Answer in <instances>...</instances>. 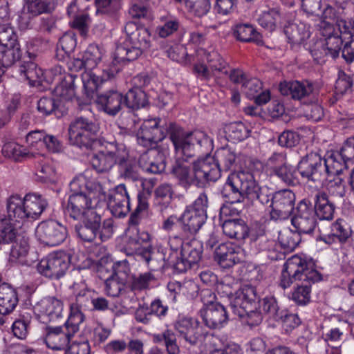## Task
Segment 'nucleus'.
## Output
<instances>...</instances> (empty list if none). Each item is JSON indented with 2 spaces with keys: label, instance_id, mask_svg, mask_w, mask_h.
<instances>
[{
  "label": "nucleus",
  "instance_id": "f257e3e1",
  "mask_svg": "<svg viewBox=\"0 0 354 354\" xmlns=\"http://www.w3.org/2000/svg\"><path fill=\"white\" fill-rule=\"evenodd\" d=\"M159 118L145 120L137 133L140 145L151 147L162 140L167 136L172 142L176 153L187 156H196L203 148L211 147L212 140L203 131L185 132L175 122L161 125Z\"/></svg>",
  "mask_w": 354,
  "mask_h": 354
},
{
  "label": "nucleus",
  "instance_id": "f03ea898",
  "mask_svg": "<svg viewBox=\"0 0 354 354\" xmlns=\"http://www.w3.org/2000/svg\"><path fill=\"white\" fill-rule=\"evenodd\" d=\"M239 283L231 276H225L216 285L217 292L223 297L229 298L233 313L245 319L251 326L259 324L262 321L261 313L257 310L259 299L256 289L252 286L239 288Z\"/></svg>",
  "mask_w": 354,
  "mask_h": 354
},
{
  "label": "nucleus",
  "instance_id": "7ed1b4c3",
  "mask_svg": "<svg viewBox=\"0 0 354 354\" xmlns=\"http://www.w3.org/2000/svg\"><path fill=\"white\" fill-rule=\"evenodd\" d=\"M322 279L321 274L301 257L294 255L283 266L280 286L286 288L299 281L291 295V299L299 305H306L310 301L311 285Z\"/></svg>",
  "mask_w": 354,
  "mask_h": 354
},
{
  "label": "nucleus",
  "instance_id": "20e7f679",
  "mask_svg": "<svg viewBox=\"0 0 354 354\" xmlns=\"http://www.w3.org/2000/svg\"><path fill=\"white\" fill-rule=\"evenodd\" d=\"M268 192L267 188L258 185L252 174L239 171L228 176L221 194L231 204L245 203V201L252 203L258 201L261 204H267L270 201Z\"/></svg>",
  "mask_w": 354,
  "mask_h": 354
},
{
  "label": "nucleus",
  "instance_id": "39448f33",
  "mask_svg": "<svg viewBox=\"0 0 354 354\" xmlns=\"http://www.w3.org/2000/svg\"><path fill=\"white\" fill-rule=\"evenodd\" d=\"M143 50L140 48L128 45L118 46L114 53L113 61L111 65L103 69L102 75H97L92 72H85L82 75V80L85 90L88 92L97 88L100 83L106 82L113 77L121 70V64L136 59Z\"/></svg>",
  "mask_w": 354,
  "mask_h": 354
},
{
  "label": "nucleus",
  "instance_id": "423d86ee",
  "mask_svg": "<svg viewBox=\"0 0 354 354\" xmlns=\"http://www.w3.org/2000/svg\"><path fill=\"white\" fill-rule=\"evenodd\" d=\"M47 206V201L41 195L30 193L24 198L12 195L6 203L8 216L18 223L37 219Z\"/></svg>",
  "mask_w": 354,
  "mask_h": 354
},
{
  "label": "nucleus",
  "instance_id": "0eeeda50",
  "mask_svg": "<svg viewBox=\"0 0 354 354\" xmlns=\"http://www.w3.org/2000/svg\"><path fill=\"white\" fill-rule=\"evenodd\" d=\"M106 198V191L100 183H91L88 193L71 194L68 199L66 212L74 220H79L91 207Z\"/></svg>",
  "mask_w": 354,
  "mask_h": 354
},
{
  "label": "nucleus",
  "instance_id": "6e6552de",
  "mask_svg": "<svg viewBox=\"0 0 354 354\" xmlns=\"http://www.w3.org/2000/svg\"><path fill=\"white\" fill-rule=\"evenodd\" d=\"M128 158L129 152L124 144L110 143L104 150L94 154L91 161L97 173H106L115 164L122 165Z\"/></svg>",
  "mask_w": 354,
  "mask_h": 354
},
{
  "label": "nucleus",
  "instance_id": "1a4fd4ad",
  "mask_svg": "<svg viewBox=\"0 0 354 354\" xmlns=\"http://www.w3.org/2000/svg\"><path fill=\"white\" fill-rule=\"evenodd\" d=\"M216 297L210 290H203L201 300L204 306L199 311L205 325L211 329H218L223 326L228 320L225 308L219 303L214 302Z\"/></svg>",
  "mask_w": 354,
  "mask_h": 354
},
{
  "label": "nucleus",
  "instance_id": "9d476101",
  "mask_svg": "<svg viewBox=\"0 0 354 354\" xmlns=\"http://www.w3.org/2000/svg\"><path fill=\"white\" fill-rule=\"evenodd\" d=\"M97 131L98 127L95 122L86 118L78 117L69 125V141L80 148L91 149L96 141Z\"/></svg>",
  "mask_w": 354,
  "mask_h": 354
},
{
  "label": "nucleus",
  "instance_id": "9b49d317",
  "mask_svg": "<svg viewBox=\"0 0 354 354\" xmlns=\"http://www.w3.org/2000/svg\"><path fill=\"white\" fill-rule=\"evenodd\" d=\"M203 248L202 243L196 239L187 241L180 252V257H165L167 263L173 266L178 272H185L197 266L202 257Z\"/></svg>",
  "mask_w": 354,
  "mask_h": 354
},
{
  "label": "nucleus",
  "instance_id": "f8f14e48",
  "mask_svg": "<svg viewBox=\"0 0 354 354\" xmlns=\"http://www.w3.org/2000/svg\"><path fill=\"white\" fill-rule=\"evenodd\" d=\"M73 318H68L63 326H46L44 342L52 350L65 351L71 338L79 330Z\"/></svg>",
  "mask_w": 354,
  "mask_h": 354
},
{
  "label": "nucleus",
  "instance_id": "ddd939ff",
  "mask_svg": "<svg viewBox=\"0 0 354 354\" xmlns=\"http://www.w3.org/2000/svg\"><path fill=\"white\" fill-rule=\"evenodd\" d=\"M297 169L302 178L318 187L326 180L324 158L317 152L311 151L301 158Z\"/></svg>",
  "mask_w": 354,
  "mask_h": 354
},
{
  "label": "nucleus",
  "instance_id": "4468645a",
  "mask_svg": "<svg viewBox=\"0 0 354 354\" xmlns=\"http://www.w3.org/2000/svg\"><path fill=\"white\" fill-rule=\"evenodd\" d=\"M70 266V257L59 252L48 254L37 264L38 272L50 279H59L66 272Z\"/></svg>",
  "mask_w": 354,
  "mask_h": 354
},
{
  "label": "nucleus",
  "instance_id": "2eb2a0df",
  "mask_svg": "<svg viewBox=\"0 0 354 354\" xmlns=\"http://www.w3.org/2000/svg\"><path fill=\"white\" fill-rule=\"evenodd\" d=\"M319 235L317 240L328 245L336 243H346L351 237L353 231L351 225L344 219L339 218L334 223L319 225Z\"/></svg>",
  "mask_w": 354,
  "mask_h": 354
},
{
  "label": "nucleus",
  "instance_id": "dca6fc26",
  "mask_svg": "<svg viewBox=\"0 0 354 354\" xmlns=\"http://www.w3.org/2000/svg\"><path fill=\"white\" fill-rule=\"evenodd\" d=\"M295 205V194L290 189L274 192L271 198L270 216L274 220H285L290 216Z\"/></svg>",
  "mask_w": 354,
  "mask_h": 354
},
{
  "label": "nucleus",
  "instance_id": "f3484780",
  "mask_svg": "<svg viewBox=\"0 0 354 354\" xmlns=\"http://www.w3.org/2000/svg\"><path fill=\"white\" fill-rule=\"evenodd\" d=\"M36 235L44 244L56 246L65 240L67 230L64 225L51 220L41 222L36 229Z\"/></svg>",
  "mask_w": 354,
  "mask_h": 354
},
{
  "label": "nucleus",
  "instance_id": "a211bd4d",
  "mask_svg": "<svg viewBox=\"0 0 354 354\" xmlns=\"http://www.w3.org/2000/svg\"><path fill=\"white\" fill-rule=\"evenodd\" d=\"M192 165L193 178L196 185H200L207 181H216L221 176L214 158L209 155L194 160Z\"/></svg>",
  "mask_w": 354,
  "mask_h": 354
},
{
  "label": "nucleus",
  "instance_id": "6ab92c4d",
  "mask_svg": "<svg viewBox=\"0 0 354 354\" xmlns=\"http://www.w3.org/2000/svg\"><path fill=\"white\" fill-rule=\"evenodd\" d=\"M292 223L300 234H310L314 231L316 217L310 202L304 199L299 203Z\"/></svg>",
  "mask_w": 354,
  "mask_h": 354
},
{
  "label": "nucleus",
  "instance_id": "aec40b11",
  "mask_svg": "<svg viewBox=\"0 0 354 354\" xmlns=\"http://www.w3.org/2000/svg\"><path fill=\"white\" fill-rule=\"evenodd\" d=\"M178 337L183 339L192 346L196 345L203 337V328L196 319L189 317H181L174 324Z\"/></svg>",
  "mask_w": 354,
  "mask_h": 354
},
{
  "label": "nucleus",
  "instance_id": "412c9836",
  "mask_svg": "<svg viewBox=\"0 0 354 354\" xmlns=\"http://www.w3.org/2000/svg\"><path fill=\"white\" fill-rule=\"evenodd\" d=\"M108 206L113 215L124 217L130 211L129 196L124 184L116 186L109 196Z\"/></svg>",
  "mask_w": 354,
  "mask_h": 354
},
{
  "label": "nucleus",
  "instance_id": "4be33fe9",
  "mask_svg": "<svg viewBox=\"0 0 354 354\" xmlns=\"http://www.w3.org/2000/svg\"><path fill=\"white\" fill-rule=\"evenodd\" d=\"M215 259L223 268H229L242 260V250L231 243L220 244L215 250Z\"/></svg>",
  "mask_w": 354,
  "mask_h": 354
},
{
  "label": "nucleus",
  "instance_id": "5701e85b",
  "mask_svg": "<svg viewBox=\"0 0 354 354\" xmlns=\"http://www.w3.org/2000/svg\"><path fill=\"white\" fill-rule=\"evenodd\" d=\"M279 91L283 95H290L294 100H301L314 93V85L308 81H292L281 82Z\"/></svg>",
  "mask_w": 354,
  "mask_h": 354
},
{
  "label": "nucleus",
  "instance_id": "b1692460",
  "mask_svg": "<svg viewBox=\"0 0 354 354\" xmlns=\"http://www.w3.org/2000/svg\"><path fill=\"white\" fill-rule=\"evenodd\" d=\"M35 310L51 322L62 317L64 304L61 299L55 297H46L37 303Z\"/></svg>",
  "mask_w": 354,
  "mask_h": 354
},
{
  "label": "nucleus",
  "instance_id": "393cba45",
  "mask_svg": "<svg viewBox=\"0 0 354 354\" xmlns=\"http://www.w3.org/2000/svg\"><path fill=\"white\" fill-rule=\"evenodd\" d=\"M96 102L106 113L114 116L121 111L124 104V97L118 91H110L99 95Z\"/></svg>",
  "mask_w": 354,
  "mask_h": 354
},
{
  "label": "nucleus",
  "instance_id": "a878e982",
  "mask_svg": "<svg viewBox=\"0 0 354 354\" xmlns=\"http://www.w3.org/2000/svg\"><path fill=\"white\" fill-rule=\"evenodd\" d=\"M212 157L219 169V174H221V171L234 170L240 160L239 154L227 147L218 149Z\"/></svg>",
  "mask_w": 354,
  "mask_h": 354
},
{
  "label": "nucleus",
  "instance_id": "bb28decb",
  "mask_svg": "<svg viewBox=\"0 0 354 354\" xmlns=\"http://www.w3.org/2000/svg\"><path fill=\"white\" fill-rule=\"evenodd\" d=\"M178 154L180 156L176 160L173 165L171 174L179 180L180 184L184 187L194 185L193 171H190V164L187 160L192 158V156H187L182 153Z\"/></svg>",
  "mask_w": 354,
  "mask_h": 354
},
{
  "label": "nucleus",
  "instance_id": "cd10ccee",
  "mask_svg": "<svg viewBox=\"0 0 354 354\" xmlns=\"http://www.w3.org/2000/svg\"><path fill=\"white\" fill-rule=\"evenodd\" d=\"M206 217L186 209L178 221L183 232L187 236L195 235L206 221Z\"/></svg>",
  "mask_w": 354,
  "mask_h": 354
},
{
  "label": "nucleus",
  "instance_id": "c85d7f7f",
  "mask_svg": "<svg viewBox=\"0 0 354 354\" xmlns=\"http://www.w3.org/2000/svg\"><path fill=\"white\" fill-rule=\"evenodd\" d=\"M52 82L56 84L55 95L64 100H71L75 95V75L64 77H51Z\"/></svg>",
  "mask_w": 354,
  "mask_h": 354
},
{
  "label": "nucleus",
  "instance_id": "c756f323",
  "mask_svg": "<svg viewBox=\"0 0 354 354\" xmlns=\"http://www.w3.org/2000/svg\"><path fill=\"white\" fill-rule=\"evenodd\" d=\"M335 207L324 192H319L315 195V214L321 220L330 221L333 218Z\"/></svg>",
  "mask_w": 354,
  "mask_h": 354
},
{
  "label": "nucleus",
  "instance_id": "7c9ffc66",
  "mask_svg": "<svg viewBox=\"0 0 354 354\" xmlns=\"http://www.w3.org/2000/svg\"><path fill=\"white\" fill-rule=\"evenodd\" d=\"M18 303L17 292L7 283L0 286V314L8 315L15 308Z\"/></svg>",
  "mask_w": 354,
  "mask_h": 354
},
{
  "label": "nucleus",
  "instance_id": "2f4dec72",
  "mask_svg": "<svg viewBox=\"0 0 354 354\" xmlns=\"http://www.w3.org/2000/svg\"><path fill=\"white\" fill-rule=\"evenodd\" d=\"M223 233L230 239H245L248 236L249 228L242 219H229L222 225Z\"/></svg>",
  "mask_w": 354,
  "mask_h": 354
},
{
  "label": "nucleus",
  "instance_id": "473e14b6",
  "mask_svg": "<svg viewBox=\"0 0 354 354\" xmlns=\"http://www.w3.org/2000/svg\"><path fill=\"white\" fill-rule=\"evenodd\" d=\"M254 245L259 254L272 261L281 259L283 255L279 251V245L274 240L261 236L254 241Z\"/></svg>",
  "mask_w": 354,
  "mask_h": 354
},
{
  "label": "nucleus",
  "instance_id": "72a5a7b5",
  "mask_svg": "<svg viewBox=\"0 0 354 354\" xmlns=\"http://www.w3.org/2000/svg\"><path fill=\"white\" fill-rule=\"evenodd\" d=\"M326 180L328 177L337 176L347 168L346 161L338 153V151H331L324 158Z\"/></svg>",
  "mask_w": 354,
  "mask_h": 354
},
{
  "label": "nucleus",
  "instance_id": "f704fd0d",
  "mask_svg": "<svg viewBox=\"0 0 354 354\" xmlns=\"http://www.w3.org/2000/svg\"><path fill=\"white\" fill-rule=\"evenodd\" d=\"M93 299L90 294L82 290L76 295L75 301L73 302L70 306L71 313L68 318H73L74 322H77V326L82 322L84 315L82 310L88 308L92 304Z\"/></svg>",
  "mask_w": 354,
  "mask_h": 354
},
{
  "label": "nucleus",
  "instance_id": "c9c22d12",
  "mask_svg": "<svg viewBox=\"0 0 354 354\" xmlns=\"http://www.w3.org/2000/svg\"><path fill=\"white\" fill-rule=\"evenodd\" d=\"M123 97L124 104L131 110H138L148 104L147 95L140 86L129 89Z\"/></svg>",
  "mask_w": 354,
  "mask_h": 354
},
{
  "label": "nucleus",
  "instance_id": "e433bc0d",
  "mask_svg": "<svg viewBox=\"0 0 354 354\" xmlns=\"http://www.w3.org/2000/svg\"><path fill=\"white\" fill-rule=\"evenodd\" d=\"M1 153L5 157L12 158L15 160H17L21 157L36 158L39 162L44 160V158L41 154L26 152L22 146L13 142L5 143L2 147Z\"/></svg>",
  "mask_w": 354,
  "mask_h": 354
},
{
  "label": "nucleus",
  "instance_id": "4c0bfd02",
  "mask_svg": "<svg viewBox=\"0 0 354 354\" xmlns=\"http://www.w3.org/2000/svg\"><path fill=\"white\" fill-rule=\"evenodd\" d=\"M328 30H329L328 34L323 35L325 37L323 46L325 55L335 59L339 56L341 46L345 41L337 32H333L332 26H328Z\"/></svg>",
  "mask_w": 354,
  "mask_h": 354
},
{
  "label": "nucleus",
  "instance_id": "58836bf2",
  "mask_svg": "<svg viewBox=\"0 0 354 354\" xmlns=\"http://www.w3.org/2000/svg\"><path fill=\"white\" fill-rule=\"evenodd\" d=\"M10 221L13 220L8 216L0 219V244H12L22 236Z\"/></svg>",
  "mask_w": 354,
  "mask_h": 354
},
{
  "label": "nucleus",
  "instance_id": "ea45409f",
  "mask_svg": "<svg viewBox=\"0 0 354 354\" xmlns=\"http://www.w3.org/2000/svg\"><path fill=\"white\" fill-rule=\"evenodd\" d=\"M29 250V239L21 236L12 245L10 252L9 261L11 263H23Z\"/></svg>",
  "mask_w": 354,
  "mask_h": 354
},
{
  "label": "nucleus",
  "instance_id": "a19ab883",
  "mask_svg": "<svg viewBox=\"0 0 354 354\" xmlns=\"http://www.w3.org/2000/svg\"><path fill=\"white\" fill-rule=\"evenodd\" d=\"M19 72L29 81L30 85L39 86L41 84L43 78V71L37 67L35 63L25 62L20 66Z\"/></svg>",
  "mask_w": 354,
  "mask_h": 354
},
{
  "label": "nucleus",
  "instance_id": "79ce46f5",
  "mask_svg": "<svg viewBox=\"0 0 354 354\" xmlns=\"http://www.w3.org/2000/svg\"><path fill=\"white\" fill-rule=\"evenodd\" d=\"M155 205L160 207V211L167 209L172 201L173 190L169 184L160 185L154 192Z\"/></svg>",
  "mask_w": 354,
  "mask_h": 354
},
{
  "label": "nucleus",
  "instance_id": "37998d69",
  "mask_svg": "<svg viewBox=\"0 0 354 354\" xmlns=\"http://www.w3.org/2000/svg\"><path fill=\"white\" fill-rule=\"evenodd\" d=\"M234 35L236 37L241 41H254L256 42L257 44H261L263 42L260 35L251 25H237L234 30Z\"/></svg>",
  "mask_w": 354,
  "mask_h": 354
},
{
  "label": "nucleus",
  "instance_id": "c03bdc74",
  "mask_svg": "<svg viewBox=\"0 0 354 354\" xmlns=\"http://www.w3.org/2000/svg\"><path fill=\"white\" fill-rule=\"evenodd\" d=\"M225 132L232 142H240L249 137L250 131L243 122H239L226 125Z\"/></svg>",
  "mask_w": 354,
  "mask_h": 354
},
{
  "label": "nucleus",
  "instance_id": "a18cd8bd",
  "mask_svg": "<svg viewBox=\"0 0 354 354\" xmlns=\"http://www.w3.org/2000/svg\"><path fill=\"white\" fill-rule=\"evenodd\" d=\"M281 21V14L277 8H271L264 11L259 18V24L264 28L272 31L276 25Z\"/></svg>",
  "mask_w": 354,
  "mask_h": 354
},
{
  "label": "nucleus",
  "instance_id": "49530a36",
  "mask_svg": "<svg viewBox=\"0 0 354 354\" xmlns=\"http://www.w3.org/2000/svg\"><path fill=\"white\" fill-rule=\"evenodd\" d=\"M22 57V50L20 44L12 46L3 50H0V60L4 66L10 67L19 61Z\"/></svg>",
  "mask_w": 354,
  "mask_h": 354
},
{
  "label": "nucleus",
  "instance_id": "de8ad7c7",
  "mask_svg": "<svg viewBox=\"0 0 354 354\" xmlns=\"http://www.w3.org/2000/svg\"><path fill=\"white\" fill-rule=\"evenodd\" d=\"M279 241L281 246L288 251H292L301 241L300 233L298 231L285 230L280 232Z\"/></svg>",
  "mask_w": 354,
  "mask_h": 354
},
{
  "label": "nucleus",
  "instance_id": "09e8293b",
  "mask_svg": "<svg viewBox=\"0 0 354 354\" xmlns=\"http://www.w3.org/2000/svg\"><path fill=\"white\" fill-rule=\"evenodd\" d=\"M54 0H26L28 12L35 17L50 11Z\"/></svg>",
  "mask_w": 354,
  "mask_h": 354
},
{
  "label": "nucleus",
  "instance_id": "8fccbe9b",
  "mask_svg": "<svg viewBox=\"0 0 354 354\" xmlns=\"http://www.w3.org/2000/svg\"><path fill=\"white\" fill-rule=\"evenodd\" d=\"M261 307L265 313L275 321H279V315L283 310V309H280L274 297H266L263 298L261 301Z\"/></svg>",
  "mask_w": 354,
  "mask_h": 354
},
{
  "label": "nucleus",
  "instance_id": "3c124183",
  "mask_svg": "<svg viewBox=\"0 0 354 354\" xmlns=\"http://www.w3.org/2000/svg\"><path fill=\"white\" fill-rule=\"evenodd\" d=\"M150 33L149 30L143 27H140L133 34L131 35L129 41L133 46L138 47L142 50H147L150 47Z\"/></svg>",
  "mask_w": 354,
  "mask_h": 354
},
{
  "label": "nucleus",
  "instance_id": "603ef678",
  "mask_svg": "<svg viewBox=\"0 0 354 354\" xmlns=\"http://www.w3.org/2000/svg\"><path fill=\"white\" fill-rule=\"evenodd\" d=\"M125 279L109 276L105 279V291L111 297H118L124 289Z\"/></svg>",
  "mask_w": 354,
  "mask_h": 354
},
{
  "label": "nucleus",
  "instance_id": "864d4df0",
  "mask_svg": "<svg viewBox=\"0 0 354 354\" xmlns=\"http://www.w3.org/2000/svg\"><path fill=\"white\" fill-rule=\"evenodd\" d=\"M185 6L196 16L203 17L210 9V0H185Z\"/></svg>",
  "mask_w": 354,
  "mask_h": 354
},
{
  "label": "nucleus",
  "instance_id": "5fc2aeb1",
  "mask_svg": "<svg viewBox=\"0 0 354 354\" xmlns=\"http://www.w3.org/2000/svg\"><path fill=\"white\" fill-rule=\"evenodd\" d=\"M284 33L287 36L288 42L294 45L301 44L309 37V35L301 32L298 26L295 24L286 26Z\"/></svg>",
  "mask_w": 354,
  "mask_h": 354
},
{
  "label": "nucleus",
  "instance_id": "6e6d98bb",
  "mask_svg": "<svg viewBox=\"0 0 354 354\" xmlns=\"http://www.w3.org/2000/svg\"><path fill=\"white\" fill-rule=\"evenodd\" d=\"M154 279L152 274L146 272L140 274L138 276H133L131 281L130 287L134 292H140L149 288V283Z\"/></svg>",
  "mask_w": 354,
  "mask_h": 354
},
{
  "label": "nucleus",
  "instance_id": "4d7b16f0",
  "mask_svg": "<svg viewBox=\"0 0 354 354\" xmlns=\"http://www.w3.org/2000/svg\"><path fill=\"white\" fill-rule=\"evenodd\" d=\"M102 57V51L96 45H90L86 50L84 59L87 64V70L94 68L100 62Z\"/></svg>",
  "mask_w": 354,
  "mask_h": 354
},
{
  "label": "nucleus",
  "instance_id": "13d9d810",
  "mask_svg": "<svg viewBox=\"0 0 354 354\" xmlns=\"http://www.w3.org/2000/svg\"><path fill=\"white\" fill-rule=\"evenodd\" d=\"M37 109L44 115L52 113L57 115L59 112V104L52 97H43L37 102Z\"/></svg>",
  "mask_w": 354,
  "mask_h": 354
},
{
  "label": "nucleus",
  "instance_id": "bf43d9fd",
  "mask_svg": "<svg viewBox=\"0 0 354 354\" xmlns=\"http://www.w3.org/2000/svg\"><path fill=\"white\" fill-rule=\"evenodd\" d=\"M138 203L135 211L131 214L129 223L131 225H138L141 218L146 214L149 204L142 194L138 196Z\"/></svg>",
  "mask_w": 354,
  "mask_h": 354
},
{
  "label": "nucleus",
  "instance_id": "052dcab7",
  "mask_svg": "<svg viewBox=\"0 0 354 354\" xmlns=\"http://www.w3.org/2000/svg\"><path fill=\"white\" fill-rule=\"evenodd\" d=\"M209 68L212 71L222 72L226 67L227 63L216 51L207 52L203 50Z\"/></svg>",
  "mask_w": 354,
  "mask_h": 354
},
{
  "label": "nucleus",
  "instance_id": "680f3d73",
  "mask_svg": "<svg viewBox=\"0 0 354 354\" xmlns=\"http://www.w3.org/2000/svg\"><path fill=\"white\" fill-rule=\"evenodd\" d=\"M154 154L153 159H151L145 171L153 174H160L165 169L164 155L156 149L154 151Z\"/></svg>",
  "mask_w": 354,
  "mask_h": 354
},
{
  "label": "nucleus",
  "instance_id": "e2e57ef3",
  "mask_svg": "<svg viewBox=\"0 0 354 354\" xmlns=\"http://www.w3.org/2000/svg\"><path fill=\"white\" fill-rule=\"evenodd\" d=\"M279 317L278 322L282 323L283 328L287 332L291 331L301 324V319L297 315L290 313L286 310H283Z\"/></svg>",
  "mask_w": 354,
  "mask_h": 354
},
{
  "label": "nucleus",
  "instance_id": "0e129e2a",
  "mask_svg": "<svg viewBox=\"0 0 354 354\" xmlns=\"http://www.w3.org/2000/svg\"><path fill=\"white\" fill-rule=\"evenodd\" d=\"M339 36L346 41L353 40L354 37V21L339 19L337 21Z\"/></svg>",
  "mask_w": 354,
  "mask_h": 354
},
{
  "label": "nucleus",
  "instance_id": "69168bd1",
  "mask_svg": "<svg viewBox=\"0 0 354 354\" xmlns=\"http://www.w3.org/2000/svg\"><path fill=\"white\" fill-rule=\"evenodd\" d=\"M75 230L78 237L81 240L89 243L93 242L99 233L98 229L90 227L89 225L84 224H82L80 226H76Z\"/></svg>",
  "mask_w": 354,
  "mask_h": 354
},
{
  "label": "nucleus",
  "instance_id": "338daca9",
  "mask_svg": "<svg viewBox=\"0 0 354 354\" xmlns=\"http://www.w3.org/2000/svg\"><path fill=\"white\" fill-rule=\"evenodd\" d=\"M84 225H88L90 227L100 229L101 227V215L97 212L95 207H91L89 210L84 214L82 218L80 219Z\"/></svg>",
  "mask_w": 354,
  "mask_h": 354
},
{
  "label": "nucleus",
  "instance_id": "774afa93",
  "mask_svg": "<svg viewBox=\"0 0 354 354\" xmlns=\"http://www.w3.org/2000/svg\"><path fill=\"white\" fill-rule=\"evenodd\" d=\"M179 28V22L176 19L166 20L156 28V32L162 38H165L174 33Z\"/></svg>",
  "mask_w": 354,
  "mask_h": 354
}]
</instances>
